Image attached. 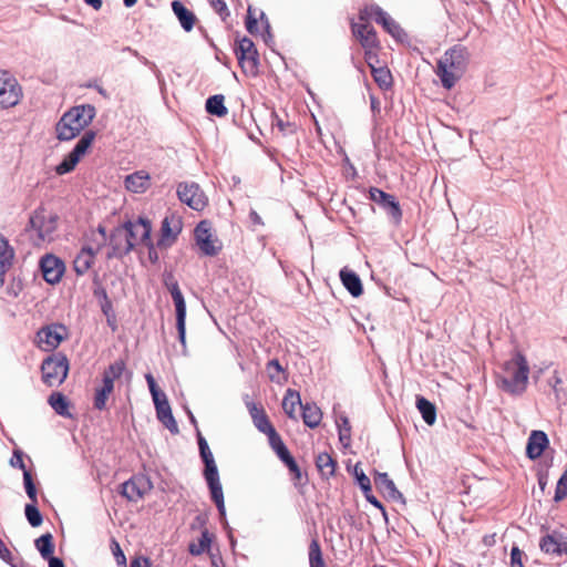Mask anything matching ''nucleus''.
Returning <instances> with one entry per match:
<instances>
[{"label":"nucleus","instance_id":"nucleus-1","mask_svg":"<svg viewBox=\"0 0 567 567\" xmlns=\"http://www.w3.org/2000/svg\"><path fill=\"white\" fill-rule=\"evenodd\" d=\"M503 374L497 375V386L511 394L522 395L526 392L529 379V364L526 357L517 351L503 363Z\"/></svg>","mask_w":567,"mask_h":567},{"label":"nucleus","instance_id":"nucleus-2","mask_svg":"<svg viewBox=\"0 0 567 567\" xmlns=\"http://www.w3.org/2000/svg\"><path fill=\"white\" fill-rule=\"evenodd\" d=\"M470 54L465 47L456 44L450 48L437 61L435 73L444 89L451 90L464 75Z\"/></svg>","mask_w":567,"mask_h":567},{"label":"nucleus","instance_id":"nucleus-3","mask_svg":"<svg viewBox=\"0 0 567 567\" xmlns=\"http://www.w3.org/2000/svg\"><path fill=\"white\" fill-rule=\"evenodd\" d=\"M95 117V107L90 104L76 105L65 112L56 123V137L60 141H71Z\"/></svg>","mask_w":567,"mask_h":567},{"label":"nucleus","instance_id":"nucleus-4","mask_svg":"<svg viewBox=\"0 0 567 567\" xmlns=\"http://www.w3.org/2000/svg\"><path fill=\"white\" fill-rule=\"evenodd\" d=\"M152 224L147 218L130 220L115 228V238H124V244H118L120 251H131L140 245H151Z\"/></svg>","mask_w":567,"mask_h":567},{"label":"nucleus","instance_id":"nucleus-5","mask_svg":"<svg viewBox=\"0 0 567 567\" xmlns=\"http://www.w3.org/2000/svg\"><path fill=\"white\" fill-rule=\"evenodd\" d=\"M59 217L49 212L44 206H39L30 216L28 229L35 233V246L53 240V235L58 229Z\"/></svg>","mask_w":567,"mask_h":567},{"label":"nucleus","instance_id":"nucleus-6","mask_svg":"<svg viewBox=\"0 0 567 567\" xmlns=\"http://www.w3.org/2000/svg\"><path fill=\"white\" fill-rule=\"evenodd\" d=\"M125 370V362L122 359L114 361L103 372L102 385L95 389L94 408L96 410H104L109 396L114 390V381L120 379Z\"/></svg>","mask_w":567,"mask_h":567},{"label":"nucleus","instance_id":"nucleus-7","mask_svg":"<svg viewBox=\"0 0 567 567\" xmlns=\"http://www.w3.org/2000/svg\"><path fill=\"white\" fill-rule=\"evenodd\" d=\"M42 381L48 386L61 385L69 373V360L62 353H54L41 364Z\"/></svg>","mask_w":567,"mask_h":567},{"label":"nucleus","instance_id":"nucleus-8","mask_svg":"<svg viewBox=\"0 0 567 567\" xmlns=\"http://www.w3.org/2000/svg\"><path fill=\"white\" fill-rule=\"evenodd\" d=\"M351 31L364 50L365 62L371 64V61L377 60L380 50V42L374 28L370 23L351 22Z\"/></svg>","mask_w":567,"mask_h":567},{"label":"nucleus","instance_id":"nucleus-9","mask_svg":"<svg viewBox=\"0 0 567 567\" xmlns=\"http://www.w3.org/2000/svg\"><path fill=\"white\" fill-rule=\"evenodd\" d=\"M96 133L94 131H86L79 140L74 148L64 157V159L56 166L55 172L59 175H64L72 172L80 159L86 154L95 140Z\"/></svg>","mask_w":567,"mask_h":567},{"label":"nucleus","instance_id":"nucleus-10","mask_svg":"<svg viewBox=\"0 0 567 567\" xmlns=\"http://www.w3.org/2000/svg\"><path fill=\"white\" fill-rule=\"evenodd\" d=\"M23 96L18 80L8 71L0 70V109L13 107Z\"/></svg>","mask_w":567,"mask_h":567},{"label":"nucleus","instance_id":"nucleus-11","mask_svg":"<svg viewBox=\"0 0 567 567\" xmlns=\"http://www.w3.org/2000/svg\"><path fill=\"white\" fill-rule=\"evenodd\" d=\"M179 200L194 210L202 212L208 205V198L198 184L194 182L179 183L177 186Z\"/></svg>","mask_w":567,"mask_h":567},{"label":"nucleus","instance_id":"nucleus-12","mask_svg":"<svg viewBox=\"0 0 567 567\" xmlns=\"http://www.w3.org/2000/svg\"><path fill=\"white\" fill-rule=\"evenodd\" d=\"M236 56L245 73L255 75L258 72L259 54L249 38L244 37L238 41Z\"/></svg>","mask_w":567,"mask_h":567},{"label":"nucleus","instance_id":"nucleus-13","mask_svg":"<svg viewBox=\"0 0 567 567\" xmlns=\"http://www.w3.org/2000/svg\"><path fill=\"white\" fill-rule=\"evenodd\" d=\"M194 235L199 250L205 256H216L220 251L221 244L214 237L209 221L202 220L196 226Z\"/></svg>","mask_w":567,"mask_h":567},{"label":"nucleus","instance_id":"nucleus-14","mask_svg":"<svg viewBox=\"0 0 567 567\" xmlns=\"http://www.w3.org/2000/svg\"><path fill=\"white\" fill-rule=\"evenodd\" d=\"M66 337L68 330L63 324H51L38 331L37 342L43 351H53Z\"/></svg>","mask_w":567,"mask_h":567},{"label":"nucleus","instance_id":"nucleus-15","mask_svg":"<svg viewBox=\"0 0 567 567\" xmlns=\"http://www.w3.org/2000/svg\"><path fill=\"white\" fill-rule=\"evenodd\" d=\"M182 228L183 221L178 215L174 213L166 215L162 221L161 235L157 240V247L167 248L172 246L176 241L178 235L181 234Z\"/></svg>","mask_w":567,"mask_h":567},{"label":"nucleus","instance_id":"nucleus-16","mask_svg":"<svg viewBox=\"0 0 567 567\" xmlns=\"http://www.w3.org/2000/svg\"><path fill=\"white\" fill-rule=\"evenodd\" d=\"M150 481L142 475L133 476L121 485V494L130 502H137L151 489Z\"/></svg>","mask_w":567,"mask_h":567},{"label":"nucleus","instance_id":"nucleus-17","mask_svg":"<svg viewBox=\"0 0 567 567\" xmlns=\"http://www.w3.org/2000/svg\"><path fill=\"white\" fill-rule=\"evenodd\" d=\"M369 195L370 199L381 205L396 224L401 221L402 210L399 202L395 199L393 195L388 194L377 187H371L369 190Z\"/></svg>","mask_w":567,"mask_h":567},{"label":"nucleus","instance_id":"nucleus-18","mask_svg":"<svg viewBox=\"0 0 567 567\" xmlns=\"http://www.w3.org/2000/svg\"><path fill=\"white\" fill-rule=\"evenodd\" d=\"M40 267L44 280L51 285L60 282L65 270L64 262L54 255H45L42 257Z\"/></svg>","mask_w":567,"mask_h":567},{"label":"nucleus","instance_id":"nucleus-19","mask_svg":"<svg viewBox=\"0 0 567 567\" xmlns=\"http://www.w3.org/2000/svg\"><path fill=\"white\" fill-rule=\"evenodd\" d=\"M539 547L545 554L567 556V537H564L561 533L553 532L542 537Z\"/></svg>","mask_w":567,"mask_h":567},{"label":"nucleus","instance_id":"nucleus-20","mask_svg":"<svg viewBox=\"0 0 567 567\" xmlns=\"http://www.w3.org/2000/svg\"><path fill=\"white\" fill-rule=\"evenodd\" d=\"M548 444L549 441L545 432L532 431L526 445V455L530 460H536L542 456Z\"/></svg>","mask_w":567,"mask_h":567},{"label":"nucleus","instance_id":"nucleus-21","mask_svg":"<svg viewBox=\"0 0 567 567\" xmlns=\"http://www.w3.org/2000/svg\"><path fill=\"white\" fill-rule=\"evenodd\" d=\"M125 188L128 192L142 194L145 193L151 186V176L145 171H138L127 175L124 181Z\"/></svg>","mask_w":567,"mask_h":567},{"label":"nucleus","instance_id":"nucleus-22","mask_svg":"<svg viewBox=\"0 0 567 567\" xmlns=\"http://www.w3.org/2000/svg\"><path fill=\"white\" fill-rule=\"evenodd\" d=\"M173 301L176 310V328L178 331V339L185 347L186 344V303L183 293L173 296Z\"/></svg>","mask_w":567,"mask_h":567},{"label":"nucleus","instance_id":"nucleus-23","mask_svg":"<svg viewBox=\"0 0 567 567\" xmlns=\"http://www.w3.org/2000/svg\"><path fill=\"white\" fill-rule=\"evenodd\" d=\"M172 10L173 12L175 13V16L177 17L182 28L186 31V32H189L193 30L196 21H197V18L196 16L194 14L193 11H190L189 9H187L181 1L178 0H174L172 2Z\"/></svg>","mask_w":567,"mask_h":567},{"label":"nucleus","instance_id":"nucleus-24","mask_svg":"<svg viewBox=\"0 0 567 567\" xmlns=\"http://www.w3.org/2000/svg\"><path fill=\"white\" fill-rule=\"evenodd\" d=\"M14 249L9 244L8 239L0 234V278L8 272V270L12 267L14 260Z\"/></svg>","mask_w":567,"mask_h":567},{"label":"nucleus","instance_id":"nucleus-25","mask_svg":"<svg viewBox=\"0 0 567 567\" xmlns=\"http://www.w3.org/2000/svg\"><path fill=\"white\" fill-rule=\"evenodd\" d=\"M378 59L375 61H371V64H368L371 70V75L374 82L381 90H389L393 85V78L390 70L386 66L377 68Z\"/></svg>","mask_w":567,"mask_h":567},{"label":"nucleus","instance_id":"nucleus-26","mask_svg":"<svg viewBox=\"0 0 567 567\" xmlns=\"http://www.w3.org/2000/svg\"><path fill=\"white\" fill-rule=\"evenodd\" d=\"M95 254L91 247L82 248L73 261L74 271L80 276L84 275L92 267Z\"/></svg>","mask_w":567,"mask_h":567},{"label":"nucleus","instance_id":"nucleus-27","mask_svg":"<svg viewBox=\"0 0 567 567\" xmlns=\"http://www.w3.org/2000/svg\"><path fill=\"white\" fill-rule=\"evenodd\" d=\"M249 413L255 426L264 434H267L275 429L262 406H258L257 404L252 403L249 405Z\"/></svg>","mask_w":567,"mask_h":567},{"label":"nucleus","instance_id":"nucleus-28","mask_svg":"<svg viewBox=\"0 0 567 567\" xmlns=\"http://www.w3.org/2000/svg\"><path fill=\"white\" fill-rule=\"evenodd\" d=\"M340 279L346 287V289L353 296L359 297L363 292L362 282L359 276L347 268L340 271Z\"/></svg>","mask_w":567,"mask_h":567},{"label":"nucleus","instance_id":"nucleus-29","mask_svg":"<svg viewBox=\"0 0 567 567\" xmlns=\"http://www.w3.org/2000/svg\"><path fill=\"white\" fill-rule=\"evenodd\" d=\"M302 421L310 429H316L322 420V412L316 403H306L301 405Z\"/></svg>","mask_w":567,"mask_h":567},{"label":"nucleus","instance_id":"nucleus-30","mask_svg":"<svg viewBox=\"0 0 567 567\" xmlns=\"http://www.w3.org/2000/svg\"><path fill=\"white\" fill-rule=\"evenodd\" d=\"M301 399L298 391L288 389L282 400V409L287 416L291 420H297V406H301Z\"/></svg>","mask_w":567,"mask_h":567},{"label":"nucleus","instance_id":"nucleus-31","mask_svg":"<svg viewBox=\"0 0 567 567\" xmlns=\"http://www.w3.org/2000/svg\"><path fill=\"white\" fill-rule=\"evenodd\" d=\"M156 409L157 419L163 423V425L168 429L172 433L178 432V425L176 420L173 416L172 409L169 403H159Z\"/></svg>","mask_w":567,"mask_h":567},{"label":"nucleus","instance_id":"nucleus-32","mask_svg":"<svg viewBox=\"0 0 567 567\" xmlns=\"http://www.w3.org/2000/svg\"><path fill=\"white\" fill-rule=\"evenodd\" d=\"M374 484L381 493L392 498L399 495V491L396 489L394 482L386 473L374 471Z\"/></svg>","mask_w":567,"mask_h":567},{"label":"nucleus","instance_id":"nucleus-33","mask_svg":"<svg viewBox=\"0 0 567 567\" xmlns=\"http://www.w3.org/2000/svg\"><path fill=\"white\" fill-rule=\"evenodd\" d=\"M316 466L322 477L329 478L334 475L337 462L328 453H320L316 457Z\"/></svg>","mask_w":567,"mask_h":567},{"label":"nucleus","instance_id":"nucleus-34","mask_svg":"<svg viewBox=\"0 0 567 567\" xmlns=\"http://www.w3.org/2000/svg\"><path fill=\"white\" fill-rule=\"evenodd\" d=\"M225 96L216 94L207 99L206 111L215 116L225 117L228 114V109L224 104Z\"/></svg>","mask_w":567,"mask_h":567},{"label":"nucleus","instance_id":"nucleus-35","mask_svg":"<svg viewBox=\"0 0 567 567\" xmlns=\"http://www.w3.org/2000/svg\"><path fill=\"white\" fill-rule=\"evenodd\" d=\"M49 404L61 416H71L70 402L61 392H53L48 399Z\"/></svg>","mask_w":567,"mask_h":567},{"label":"nucleus","instance_id":"nucleus-36","mask_svg":"<svg viewBox=\"0 0 567 567\" xmlns=\"http://www.w3.org/2000/svg\"><path fill=\"white\" fill-rule=\"evenodd\" d=\"M416 408L422 414L423 420L429 425H433L436 421V408L427 399L419 396L416 399Z\"/></svg>","mask_w":567,"mask_h":567},{"label":"nucleus","instance_id":"nucleus-37","mask_svg":"<svg viewBox=\"0 0 567 567\" xmlns=\"http://www.w3.org/2000/svg\"><path fill=\"white\" fill-rule=\"evenodd\" d=\"M279 460L288 467L293 484L296 486L302 485L305 483L303 475L293 456L289 453Z\"/></svg>","mask_w":567,"mask_h":567},{"label":"nucleus","instance_id":"nucleus-38","mask_svg":"<svg viewBox=\"0 0 567 567\" xmlns=\"http://www.w3.org/2000/svg\"><path fill=\"white\" fill-rule=\"evenodd\" d=\"M212 537L207 529L202 532L200 537L197 542H192L188 546V551L193 556H199L205 551H208L210 548Z\"/></svg>","mask_w":567,"mask_h":567},{"label":"nucleus","instance_id":"nucleus-39","mask_svg":"<svg viewBox=\"0 0 567 567\" xmlns=\"http://www.w3.org/2000/svg\"><path fill=\"white\" fill-rule=\"evenodd\" d=\"M309 566L326 567L320 543L317 537L312 538L309 545Z\"/></svg>","mask_w":567,"mask_h":567},{"label":"nucleus","instance_id":"nucleus-40","mask_svg":"<svg viewBox=\"0 0 567 567\" xmlns=\"http://www.w3.org/2000/svg\"><path fill=\"white\" fill-rule=\"evenodd\" d=\"M35 547L41 554L42 558H50L54 553L53 536L50 533L40 536L38 539H35Z\"/></svg>","mask_w":567,"mask_h":567},{"label":"nucleus","instance_id":"nucleus-41","mask_svg":"<svg viewBox=\"0 0 567 567\" xmlns=\"http://www.w3.org/2000/svg\"><path fill=\"white\" fill-rule=\"evenodd\" d=\"M266 435L268 437L270 447L274 450V452L276 453L278 458H281V457H284V455H287L290 453L289 450L287 449V446L285 445L281 436L276 431V429L271 430Z\"/></svg>","mask_w":567,"mask_h":567},{"label":"nucleus","instance_id":"nucleus-42","mask_svg":"<svg viewBox=\"0 0 567 567\" xmlns=\"http://www.w3.org/2000/svg\"><path fill=\"white\" fill-rule=\"evenodd\" d=\"M339 440L343 444V446H349L351 443V425L348 416L340 415L337 421Z\"/></svg>","mask_w":567,"mask_h":567},{"label":"nucleus","instance_id":"nucleus-43","mask_svg":"<svg viewBox=\"0 0 567 567\" xmlns=\"http://www.w3.org/2000/svg\"><path fill=\"white\" fill-rule=\"evenodd\" d=\"M212 499L216 504L219 513L225 515V503H224V493L220 482H215L214 484H208Z\"/></svg>","mask_w":567,"mask_h":567},{"label":"nucleus","instance_id":"nucleus-44","mask_svg":"<svg viewBox=\"0 0 567 567\" xmlns=\"http://www.w3.org/2000/svg\"><path fill=\"white\" fill-rule=\"evenodd\" d=\"M24 513H25V517H27L29 524L32 527H38L42 524V522H43L42 515L33 502H32V504L25 505Z\"/></svg>","mask_w":567,"mask_h":567},{"label":"nucleus","instance_id":"nucleus-45","mask_svg":"<svg viewBox=\"0 0 567 567\" xmlns=\"http://www.w3.org/2000/svg\"><path fill=\"white\" fill-rule=\"evenodd\" d=\"M375 22L379 24H382L384 29L390 32L391 34H394V29H398V24L394 22L393 19H391L386 12H384L382 9H375Z\"/></svg>","mask_w":567,"mask_h":567},{"label":"nucleus","instance_id":"nucleus-46","mask_svg":"<svg viewBox=\"0 0 567 567\" xmlns=\"http://www.w3.org/2000/svg\"><path fill=\"white\" fill-rule=\"evenodd\" d=\"M272 127H277L279 133L282 135H289L296 132V124L291 123L289 121H285L281 117H279L277 114H272Z\"/></svg>","mask_w":567,"mask_h":567},{"label":"nucleus","instance_id":"nucleus-47","mask_svg":"<svg viewBox=\"0 0 567 567\" xmlns=\"http://www.w3.org/2000/svg\"><path fill=\"white\" fill-rule=\"evenodd\" d=\"M353 475L357 480L358 485L362 489L363 493L371 492V482L370 478L364 474L363 470L361 468L360 463H357L353 467Z\"/></svg>","mask_w":567,"mask_h":567},{"label":"nucleus","instance_id":"nucleus-48","mask_svg":"<svg viewBox=\"0 0 567 567\" xmlns=\"http://www.w3.org/2000/svg\"><path fill=\"white\" fill-rule=\"evenodd\" d=\"M163 284L171 292L172 297L178 293H182L178 281L176 280L174 274L172 271H164L163 274Z\"/></svg>","mask_w":567,"mask_h":567},{"label":"nucleus","instance_id":"nucleus-49","mask_svg":"<svg viewBox=\"0 0 567 567\" xmlns=\"http://www.w3.org/2000/svg\"><path fill=\"white\" fill-rule=\"evenodd\" d=\"M561 384H563L561 377L559 375L558 371H554L553 375L548 379V385L551 388V390L556 396V400H558V401L561 399V394H564V396H566V393L561 389Z\"/></svg>","mask_w":567,"mask_h":567},{"label":"nucleus","instance_id":"nucleus-50","mask_svg":"<svg viewBox=\"0 0 567 567\" xmlns=\"http://www.w3.org/2000/svg\"><path fill=\"white\" fill-rule=\"evenodd\" d=\"M23 481H24L25 492H27L29 498L34 504H37V502H38V499H37V488H35V485H34V483L32 481L31 473L28 470H24Z\"/></svg>","mask_w":567,"mask_h":567},{"label":"nucleus","instance_id":"nucleus-51","mask_svg":"<svg viewBox=\"0 0 567 567\" xmlns=\"http://www.w3.org/2000/svg\"><path fill=\"white\" fill-rule=\"evenodd\" d=\"M214 11L221 18L223 21H226L230 16L228 7L224 0H207Z\"/></svg>","mask_w":567,"mask_h":567},{"label":"nucleus","instance_id":"nucleus-52","mask_svg":"<svg viewBox=\"0 0 567 567\" xmlns=\"http://www.w3.org/2000/svg\"><path fill=\"white\" fill-rule=\"evenodd\" d=\"M204 476L207 484H214L215 482H219L218 470L215 462L205 464Z\"/></svg>","mask_w":567,"mask_h":567},{"label":"nucleus","instance_id":"nucleus-53","mask_svg":"<svg viewBox=\"0 0 567 567\" xmlns=\"http://www.w3.org/2000/svg\"><path fill=\"white\" fill-rule=\"evenodd\" d=\"M567 497V476L561 475V477L558 480L556 489H555V496L554 499L556 502H560Z\"/></svg>","mask_w":567,"mask_h":567},{"label":"nucleus","instance_id":"nucleus-54","mask_svg":"<svg viewBox=\"0 0 567 567\" xmlns=\"http://www.w3.org/2000/svg\"><path fill=\"white\" fill-rule=\"evenodd\" d=\"M375 9H381L378 6H367L359 12V22L358 23H369L370 19L375 20Z\"/></svg>","mask_w":567,"mask_h":567},{"label":"nucleus","instance_id":"nucleus-55","mask_svg":"<svg viewBox=\"0 0 567 567\" xmlns=\"http://www.w3.org/2000/svg\"><path fill=\"white\" fill-rule=\"evenodd\" d=\"M246 29L250 34H256L259 32L258 20L255 17L250 7L247 10Z\"/></svg>","mask_w":567,"mask_h":567},{"label":"nucleus","instance_id":"nucleus-56","mask_svg":"<svg viewBox=\"0 0 567 567\" xmlns=\"http://www.w3.org/2000/svg\"><path fill=\"white\" fill-rule=\"evenodd\" d=\"M524 553L514 546L511 551V567H525L523 564Z\"/></svg>","mask_w":567,"mask_h":567},{"label":"nucleus","instance_id":"nucleus-57","mask_svg":"<svg viewBox=\"0 0 567 567\" xmlns=\"http://www.w3.org/2000/svg\"><path fill=\"white\" fill-rule=\"evenodd\" d=\"M267 370H268L270 380H276L278 374L284 371L281 364L279 363V361L277 359H274L268 362Z\"/></svg>","mask_w":567,"mask_h":567},{"label":"nucleus","instance_id":"nucleus-58","mask_svg":"<svg viewBox=\"0 0 567 567\" xmlns=\"http://www.w3.org/2000/svg\"><path fill=\"white\" fill-rule=\"evenodd\" d=\"M110 240H111V245H112V249H113L111 256H123V255H126L130 252V251H120L117 249L118 244H124V238H115V229L112 231Z\"/></svg>","mask_w":567,"mask_h":567},{"label":"nucleus","instance_id":"nucleus-59","mask_svg":"<svg viewBox=\"0 0 567 567\" xmlns=\"http://www.w3.org/2000/svg\"><path fill=\"white\" fill-rule=\"evenodd\" d=\"M11 465L12 466H17L19 468H21L23 472L25 468V464H24V461H23V453L19 450H16L13 452V457L11 458Z\"/></svg>","mask_w":567,"mask_h":567},{"label":"nucleus","instance_id":"nucleus-60","mask_svg":"<svg viewBox=\"0 0 567 567\" xmlns=\"http://www.w3.org/2000/svg\"><path fill=\"white\" fill-rule=\"evenodd\" d=\"M113 553L120 566H126V558L117 542L113 540Z\"/></svg>","mask_w":567,"mask_h":567},{"label":"nucleus","instance_id":"nucleus-61","mask_svg":"<svg viewBox=\"0 0 567 567\" xmlns=\"http://www.w3.org/2000/svg\"><path fill=\"white\" fill-rule=\"evenodd\" d=\"M151 394H152L155 408L158 406L159 403L162 404V403L168 402L166 394L159 389L156 391H153Z\"/></svg>","mask_w":567,"mask_h":567},{"label":"nucleus","instance_id":"nucleus-62","mask_svg":"<svg viewBox=\"0 0 567 567\" xmlns=\"http://www.w3.org/2000/svg\"><path fill=\"white\" fill-rule=\"evenodd\" d=\"M363 494H364L365 499L371 505H373L374 507H377V508H379L381 511H384V507H383L382 503L372 494V491L368 492V493H363Z\"/></svg>","mask_w":567,"mask_h":567},{"label":"nucleus","instance_id":"nucleus-63","mask_svg":"<svg viewBox=\"0 0 567 567\" xmlns=\"http://www.w3.org/2000/svg\"><path fill=\"white\" fill-rule=\"evenodd\" d=\"M363 494H364L365 499L371 505H373L374 507H377V508H379L381 511H384V507H383L382 503L372 494V491L368 492V493H363Z\"/></svg>","mask_w":567,"mask_h":567},{"label":"nucleus","instance_id":"nucleus-64","mask_svg":"<svg viewBox=\"0 0 567 567\" xmlns=\"http://www.w3.org/2000/svg\"><path fill=\"white\" fill-rule=\"evenodd\" d=\"M131 567H150V561L147 558L138 557L132 560Z\"/></svg>","mask_w":567,"mask_h":567}]
</instances>
